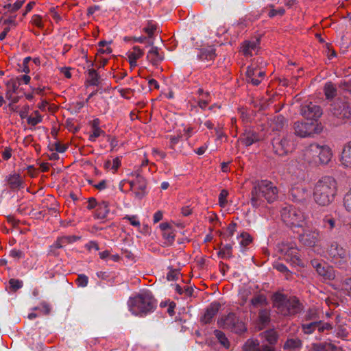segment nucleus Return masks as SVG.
I'll return each instance as SVG.
<instances>
[{"instance_id": "nucleus-22", "label": "nucleus", "mask_w": 351, "mask_h": 351, "mask_svg": "<svg viewBox=\"0 0 351 351\" xmlns=\"http://www.w3.org/2000/svg\"><path fill=\"white\" fill-rule=\"evenodd\" d=\"M128 183L130 189L136 193V196L143 193L146 189L145 180L141 176H137L134 180L129 181Z\"/></svg>"}, {"instance_id": "nucleus-59", "label": "nucleus", "mask_w": 351, "mask_h": 351, "mask_svg": "<svg viewBox=\"0 0 351 351\" xmlns=\"http://www.w3.org/2000/svg\"><path fill=\"white\" fill-rule=\"evenodd\" d=\"M32 23L39 28H42L43 27L42 19L39 15H34L32 19Z\"/></svg>"}, {"instance_id": "nucleus-45", "label": "nucleus", "mask_w": 351, "mask_h": 351, "mask_svg": "<svg viewBox=\"0 0 351 351\" xmlns=\"http://www.w3.org/2000/svg\"><path fill=\"white\" fill-rule=\"evenodd\" d=\"M343 206L348 212L351 213V189L344 196Z\"/></svg>"}, {"instance_id": "nucleus-36", "label": "nucleus", "mask_w": 351, "mask_h": 351, "mask_svg": "<svg viewBox=\"0 0 351 351\" xmlns=\"http://www.w3.org/2000/svg\"><path fill=\"white\" fill-rule=\"evenodd\" d=\"M214 335L219 341V342L225 348H228L230 346V342L228 338L226 337L225 334L219 330H215L214 331Z\"/></svg>"}, {"instance_id": "nucleus-16", "label": "nucleus", "mask_w": 351, "mask_h": 351, "mask_svg": "<svg viewBox=\"0 0 351 351\" xmlns=\"http://www.w3.org/2000/svg\"><path fill=\"white\" fill-rule=\"evenodd\" d=\"M309 197V191L302 186L292 187L289 192V198L295 202H303L307 200Z\"/></svg>"}, {"instance_id": "nucleus-19", "label": "nucleus", "mask_w": 351, "mask_h": 351, "mask_svg": "<svg viewBox=\"0 0 351 351\" xmlns=\"http://www.w3.org/2000/svg\"><path fill=\"white\" fill-rule=\"evenodd\" d=\"M339 160L343 167L351 169V141L343 146Z\"/></svg>"}, {"instance_id": "nucleus-49", "label": "nucleus", "mask_w": 351, "mask_h": 351, "mask_svg": "<svg viewBox=\"0 0 351 351\" xmlns=\"http://www.w3.org/2000/svg\"><path fill=\"white\" fill-rule=\"evenodd\" d=\"M266 298L263 295H258L254 297L251 300V303L253 306H257L258 305L263 304L265 302Z\"/></svg>"}, {"instance_id": "nucleus-63", "label": "nucleus", "mask_w": 351, "mask_h": 351, "mask_svg": "<svg viewBox=\"0 0 351 351\" xmlns=\"http://www.w3.org/2000/svg\"><path fill=\"white\" fill-rule=\"evenodd\" d=\"M319 326H317V330L319 332H324L325 330H330L332 329V326L328 323H322L321 322H318Z\"/></svg>"}, {"instance_id": "nucleus-21", "label": "nucleus", "mask_w": 351, "mask_h": 351, "mask_svg": "<svg viewBox=\"0 0 351 351\" xmlns=\"http://www.w3.org/2000/svg\"><path fill=\"white\" fill-rule=\"evenodd\" d=\"M220 308V304L219 302H215L211 303L206 308L203 317H202V321L204 324L210 323L213 317L217 315Z\"/></svg>"}, {"instance_id": "nucleus-9", "label": "nucleus", "mask_w": 351, "mask_h": 351, "mask_svg": "<svg viewBox=\"0 0 351 351\" xmlns=\"http://www.w3.org/2000/svg\"><path fill=\"white\" fill-rule=\"evenodd\" d=\"M293 129L296 136L301 138H306L319 134L322 130V126L317 121H296L294 123Z\"/></svg>"}, {"instance_id": "nucleus-53", "label": "nucleus", "mask_w": 351, "mask_h": 351, "mask_svg": "<svg viewBox=\"0 0 351 351\" xmlns=\"http://www.w3.org/2000/svg\"><path fill=\"white\" fill-rule=\"evenodd\" d=\"M9 283L14 291H16L23 287V282L17 279H10Z\"/></svg>"}, {"instance_id": "nucleus-32", "label": "nucleus", "mask_w": 351, "mask_h": 351, "mask_svg": "<svg viewBox=\"0 0 351 351\" xmlns=\"http://www.w3.org/2000/svg\"><path fill=\"white\" fill-rule=\"evenodd\" d=\"M215 56V49L211 47L204 49L199 56L201 60H212Z\"/></svg>"}, {"instance_id": "nucleus-38", "label": "nucleus", "mask_w": 351, "mask_h": 351, "mask_svg": "<svg viewBox=\"0 0 351 351\" xmlns=\"http://www.w3.org/2000/svg\"><path fill=\"white\" fill-rule=\"evenodd\" d=\"M121 165V160L119 158H115L112 160H108L105 162L104 167L106 169L116 171Z\"/></svg>"}, {"instance_id": "nucleus-8", "label": "nucleus", "mask_w": 351, "mask_h": 351, "mask_svg": "<svg viewBox=\"0 0 351 351\" xmlns=\"http://www.w3.org/2000/svg\"><path fill=\"white\" fill-rule=\"evenodd\" d=\"M279 250L283 258L293 265H302L299 249L296 244L292 242H283L279 247Z\"/></svg>"}, {"instance_id": "nucleus-4", "label": "nucleus", "mask_w": 351, "mask_h": 351, "mask_svg": "<svg viewBox=\"0 0 351 351\" xmlns=\"http://www.w3.org/2000/svg\"><path fill=\"white\" fill-rule=\"evenodd\" d=\"M332 150L327 145L311 143L303 150V158L308 163L327 164L331 160Z\"/></svg>"}, {"instance_id": "nucleus-30", "label": "nucleus", "mask_w": 351, "mask_h": 351, "mask_svg": "<svg viewBox=\"0 0 351 351\" xmlns=\"http://www.w3.org/2000/svg\"><path fill=\"white\" fill-rule=\"evenodd\" d=\"M109 211V204L104 201L98 204L96 216L98 219H104L108 216Z\"/></svg>"}, {"instance_id": "nucleus-55", "label": "nucleus", "mask_w": 351, "mask_h": 351, "mask_svg": "<svg viewBox=\"0 0 351 351\" xmlns=\"http://www.w3.org/2000/svg\"><path fill=\"white\" fill-rule=\"evenodd\" d=\"M323 223L325 227H326V224L329 226L328 229L330 230H332L335 226V220L331 217H325Z\"/></svg>"}, {"instance_id": "nucleus-61", "label": "nucleus", "mask_w": 351, "mask_h": 351, "mask_svg": "<svg viewBox=\"0 0 351 351\" xmlns=\"http://www.w3.org/2000/svg\"><path fill=\"white\" fill-rule=\"evenodd\" d=\"M156 29V26L154 24L149 23L147 27H144V32L147 34L149 36H152Z\"/></svg>"}, {"instance_id": "nucleus-27", "label": "nucleus", "mask_w": 351, "mask_h": 351, "mask_svg": "<svg viewBox=\"0 0 351 351\" xmlns=\"http://www.w3.org/2000/svg\"><path fill=\"white\" fill-rule=\"evenodd\" d=\"M147 58L153 64H157L163 60V56L159 53V49L157 47H152L148 51Z\"/></svg>"}, {"instance_id": "nucleus-50", "label": "nucleus", "mask_w": 351, "mask_h": 351, "mask_svg": "<svg viewBox=\"0 0 351 351\" xmlns=\"http://www.w3.org/2000/svg\"><path fill=\"white\" fill-rule=\"evenodd\" d=\"M162 237L166 241V243L171 244L174 241L175 235L171 229L162 232Z\"/></svg>"}, {"instance_id": "nucleus-26", "label": "nucleus", "mask_w": 351, "mask_h": 351, "mask_svg": "<svg viewBox=\"0 0 351 351\" xmlns=\"http://www.w3.org/2000/svg\"><path fill=\"white\" fill-rule=\"evenodd\" d=\"M77 239L78 238L75 236H63L58 237L54 243L51 245V247L62 248L67 244L76 241Z\"/></svg>"}, {"instance_id": "nucleus-39", "label": "nucleus", "mask_w": 351, "mask_h": 351, "mask_svg": "<svg viewBox=\"0 0 351 351\" xmlns=\"http://www.w3.org/2000/svg\"><path fill=\"white\" fill-rule=\"evenodd\" d=\"M238 240L241 246L246 247L252 241V238L248 233L242 232L238 237Z\"/></svg>"}, {"instance_id": "nucleus-58", "label": "nucleus", "mask_w": 351, "mask_h": 351, "mask_svg": "<svg viewBox=\"0 0 351 351\" xmlns=\"http://www.w3.org/2000/svg\"><path fill=\"white\" fill-rule=\"evenodd\" d=\"M10 256L14 258L20 259L24 257V254L19 250L13 249L10 252Z\"/></svg>"}, {"instance_id": "nucleus-1", "label": "nucleus", "mask_w": 351, "mask_h": 351, "mask_svg": "<svg viewBox=\"0 0 351 351\" xmlns=\"http://www.w3.org/2000/svg\"><path fill=\"white\" fill-rule=\"evenodd\" d=\"M277 187L269 180L256 182L251 191V204L254 208L263 207L265 202L272 203L278 198Z\"/></svg>"}, {"instance_id": "nucleus-56", "label": "nucleus", "mask_w": 351, "mask_h": 351, "mask_svg": "<svg viewBox=\"0 0 351 351\" xmlns=\"http://www.w3.org/2000/svg\"><path fill=\"white\" fill-rule=\"evenodd\" d=\"M330 346V343H316L313 344V349L315 351H327L328 348Z\"/></svg>"}, {"instance_id": "nucleus-7", "label": "nucleus", "mask_w": 351, "mask_h": 351, "mask_svg": "<svg viewBox=\"0 0 351 351\" xmlns=\"http://www.w3.org/2000/svg\"><path fill=\"white\" fill-rule=\"evenodd\" d=\"M282 220L290 227H302L306 221V215L293 206L287 205L280 211Z\"/></svg>"}, {"instance_id": "nucleus-3", "label": "nucleus", "mask_w": 351, "mask_h": 351, "mask_svg": "<svg viewBox=\"0 0 351 351\" xmlns=\"http://www.w3.org/2000/svg\"><path fill=\"white\" fill-rule=\"evenodd\" d=\"M273 306L282 316H293L302 310V305L296 297L276 293L273 295Z\"/></svg>"}, {"instance_id": "nucleus-31", "label": "nucleus", "mask_w": 351, "mask_h": 351, "mask_svg": "<svg viewBox=\"0 0 351 351\" xmlns=\"http://www.w3.org/2000/svg\"><path fill=\"white\" fill-rule=\"evenodd\" d=\"M261 336L271 346L276 344L278 340V334L274 330H266L262 332Z\"/></svg>"}, {"instance_id": "nucleus-33", "label": "nucleus", "mask_w": 351, "mask_h": 351, "mask_svg": "<svg viewBox=\"0 0 351 351\" xmlns=\"http://www.w3.org/2000/svg\"><path fill=\"white\" fill-rule=\"evenodd\" d=\"M100 76L93 69L88 70V79L87 82L90 86H98L99 84Z\"/></svg>"}, {"instance_id": "nucleus-11", "label": "nucleus", "mask_w": 351, "mask_h": 351, "mask_svg": "<svg viewBox=\"0 0 351 351\" xmlns=\"http://www.w3.org/2000/svg\"><path fill=\"white\" fill-rule=\"evenodd\" d=\"M218 325L236 333H241L246 330L244 323L234 313H229L225 317H221L218 320Z\"/></svg>"}, {"instance_id": "nucleus-41", "label": "nucleus", "mask_w": 351, "mask_h": 351, "mask_svg": "<svg viewBox=\"0 0 351 351\" xmlns=\"http://www.w3.org/2000/svg\"><path fill=\"white\" fill-rule=\"evenodd\" d=\"M176 291L180 295L184 294L185 296H191L193 294V289L188 286L184 287H180L178 285H176Z\"/></svg>"}, {"instance_id": "nucleus-17", "label": "nucleus", "mask_w": 351, "mask_h": 351, "mask_svg": "<svg viewBox=\"0 0 351 351\" xmlns=\"http://www.w3.org/2000/svg\"><path fill=\"white\" fill-rule=\"evenodd\" d=\"M260 135L255 131L245 130L239 138V141L245 146H250L261 140Z\"/></svg>"}, {"instance_id": "nucleus-64", "label": "nucleus", "mask_w": 351, "mask_h": 351, "mask_svg": "<svg viewBox=\"0 0 351 351\" xmlns=\"http://www.w3.org/2000/svg\"><path fill=\"white\" fill-rule=\"evenodd\" d=\"M12 149L10 147H5L1 153L3 158L5 160H9L12 156Z\"/></svg>"}, {"instance_id": "nucleus-48", "label": "nucleus", "mask_w": 351, "mask_h": 351, "mask_svg": "<svg viewBox=\"0 0 351 351\" xmlns=\"http://www.w3.org/2000/svg\"><path fill=\"white\" fill-rule=\"evenodd\" d=\"M34 310H39L43 314L48 315L51 311L50 306L45 302H41L40 306L35 307Z\"/></svg>"}, {"instance_id": "nucleus-51", "label": "nucleus", "mask_w": 351, "mask_h": 351, "mask_svg": "<svg viewBox=\"0 0 351 351\" xmlns=\"http://www.w3.org/2000/svg\"><path fill=\"white\" fill-rule=\"evenodd\" d=\"M88 282V277L84 274H80L76 279V282L79 287H85L87 286Z\"/></svg>"}, {"instance_id": "nucleus-44", "label": "nucleus", "mask_w": 351, "mask_h": 351, "mask_svg": "<svg viewBox=\"0 0 351 351\" xmlns=\"http://www.w3.org/2000/svg\"><path fill=\"white\" fill-rule=\"evenodd\" d=\"M108 43L105 40H101L99 43V49L98 51L101 53L109 54L112 52V49L108 46Z\"/></svg>"}, {"instance_id": "nucleus-28", "label": "nucleus", "mask_w": 351, "mask_h": 351, "mask_svg": "<svg viewBox=\"0 0 351 351\" xmlns=\"http://www.w3.org/2000/svg\"><path fill=\"white\" fill-rule=\"evenodd\" d=\"M286 119L282 116H276L269 123L272 130L280 131L286 125Z\"/></svg>"}, {"instance_id": "nucleus-2", "label": "nucleus", "mask_w": 351, "mask_h": 351, "mask_svg": "<svg viewBox=\"0 0 351 351\" xmlns=\"http://www.w3.org/2000/svg\"><path fill=\"white\" fill-rule=\"evenodd\" d=\"M337 192L336 180L332 177L325 176L315 184L313 196L317 204L327 206L334 201Z\"/></svg>"}, {"instance_id": "nucleus-57", "label": "nucleus", "mask_w": 351, "mask_h": 351, "mask_svg": "<svg viewBox=\"0 0 351 351\" xmlns=\"http://www.w3.org/2000/svg\"><path fill=\"white\" fill-rule=\"evenodd\" d=\"M180 276V272L178 270H171L170 271L167 276V279L169 281H173L178 279Z\"/></svg>"}, {"instance_id": "nucleus-46", "label": "nucleus", "mask_w": 351, "mask_h": 351, "mask_svg": "<svg viewBox=\"0 0 351 351\" xmlns=\"http://www.w3.org/2000/svg\"><path fill=\"white\" fill-rule=\"evenodd\" d=\"M211 101V96L210 95V93H208V97H206L205 96H203V97H199L198 98V106L202 108V109H205L206 107L208 106V104Z\"/></svg>"}, {"instance_id": "nucleus-6", "label": "nucleus", "mask_w": 351, "mask_h": 351, "mask_svg": "<svg viewBox=\"0 0 351 351\" xmlns=\"http://www.w3.org/2000/svg\"><path fill=\"white\" fill-rule=\"evenodd\" d=\"M326 254L330 262L338 267L346 265L350 258L349 251L337 241H332L328 245Z\"/></svg>"}, {"instance_id": "nucleus-54", "label": "nucleus", "mask_w": 351, "mask_h": 351, "mask_svg": "<svg viewBox=\"0 0 351 351\" xmlns=\"http://www.w3.org/2000/svg\"><path fill=\"white\" fill-rule=\"evenodd\" d=\"M102 133L103 131L99 128L95 127L93 133L89 136V141H95Z\"/></svg>"}, {"instance_id": "nucleus-62", "label": "nucleus", "mask_w": 351, "mask_h": 351, "mask_svg": "<svg viewBox=\"0 0 351 351\" xmlns=\"http://www.w3.org/2000/svg\"><path fill=\"white\" fill-rule=\"evenodd\" d=\"M29 110V106L28 105H25L19 112L20 117L22 119H27V117H29V116H28Z\"/></svg>"}, {"instance_id": "nucleus-29", "label": "nucleus", "mask_w": 351, "mask_h": 351, "mask_svg": "<svg viewBox=\"0 0 351 351\" xmlns=\"http://www.w3.org/2000/svg\"><path fill=\"white\" fill-rule=\"evenodd\" d=\"M302 347V341L298 338L288 339L284 346L283 349L287 351H293Z\"/></svg>"}, {"instance_id": "nucleus-25", "label": "nucleus", "mask_w": 351, "mask_h": 351, "mask_svg": "<svg viewBox=\"0 0 351 351\" xmlns=\"http://www.w3.org/2000/svg\"><path fill=\"white\" fill-rule=\"evenodd\" d=\"M169 138L170 149H172L175 153H182L183 149L182 146L180 145V143L182 144V143L180 141L181 134L171 135Z\"/></svg>"}, {"instance_id": "nucleus-12", "label": "nucleus", "mask_w": 351, "mask_h": 351, "mask_svg": "<svg viewBox=\"0 0 351 351\" xmlns=\"http://www.w3.org/2000/svg\"><path fill=\"white\" fill-rule=\"evenodd\" d=\"M299 241L304 246L308 247H316L322 239V233L317 229H305L303 232L298 236Z\"/></svg>"}, {"instance_id": "nucleus-43", "label": "nucleus", "mask_w": 351, "mask_h": 351, "mask_svg": "<svg viewBox=\"0 0 351 351\" xmlns=\"http://www.w3.org/2000/svg\"><path fill=\"white\" fill-rule=\"evenodd\" d=\"M25 0H17L14 3H9L5 6L9 11L13 12L19 10L23 5Z\"/></svg>"}, {"instance_id": "nucleus-52", "label": "nucleus", "mask_w": 351, "mask_h": 351, "mask_svg": "<svg viewBox=\"0 0 351 351\" xmlns=\"http://www.w3.org/2000/svg\"><path fill=\"white\" fill-rule=\"evenodd\" d=\"M123 219L128 220L132 226L135 227H139L141 225L140 221L136 215H126L123 217Z\"/></svg>"}, {"instance_id": "nucleus-24", "label": "nucleus", "mask_w": 351, "mask_h": 351, "mask_svg": "<svg viewBox=\"0 0 351 351\" xmlns=\"http://www.w3.org/2000/svg\"><path fill=\"white\" fill-rule=\"evenodd\" d=\"M143 51L138 46H134L132 51L128 53L129 62L131 66H136L137 60L143 56Z\"/></svg>"}, {"instance_id": "nucleus-18", "label": "nucleus", "mask_w": 351, "mask_h": 351, "mask_svg": "<svg viewBox=\"0 0 351 351\" xmlns=\"http://www.w3.org/2000/svg\"><path fill=\"white\" fill-rule=\"evenodd\" d=\"M260 41L258 38L245 41L241 47V51L246 56H252L258 49Z\"/></svg>"}, {"instance_id": "nucleus-23", "label": "nucleus", "mask_w": 351, "mask_h": 351, "mask_svg": "<svg viewBox=\"0 0 351 351\" xmlns=\"http://www.w3.org/2000/svg\"><path fill=\"white\" fill-rule=\"evenodd\" d=\"M312 266L316 269L319 275L324 277L326 279H331L334 278L332 270L325 267L322 263L317 260L311 261Z\"/></svg>"}, {"instance_id": "nucleus-10", "label": "nucleus", "mask_w": 351, "mask_h": 351, "mask_svg": "<svg viewBox=\"0 0 351 351\" xmlns=\"http://www.w3.org/2000/svg\"><path fill=\"white\" fill-rule=\"evenodd\" d=\"M265 65L261 58H258L256 63H252L247 69L246 81L254 86L261 84L265 76V71L263 65Z\"/></svg>"}, {"instance_id": "nucleus-47", "label": "nucleus", "mask_w": 351, "mask_h": 351, "mask_svg": "<svg viewBox=\"0 0 351 351\" xmlns=\"http://www.w3.org/2000/svg\"><path fill=\"white\" fill-rule=\"evenodd\" d=\"M228 195V192L226 189H223L221 191L220 194L219 195V204L220 206L224 207L227 204V197Z\"/></svg>"}, {"instance_id": "nucleus-14", "label": "nucleus", "mask_w": 351, "mask_h": 351, "mask_svg": "<svg viewBox=\"0 0 351 351\" xmlns=\"http://www.w3.org/2000/svg\"><path fill=\"white\" fill-rule=\"evenodd\" d=\"M300 114L306 119L316 121L322 116V110L319 106L306 102L301 106Z\"/></svg>"}, {"instance_id": "nucleus-13", "label": "nucleus", "mask_w": 351, "mask_h": 351, "mask_svg": "<svg viewBox=\"0 0 351 351\" xmlns=\"http://www.w3.org/2000/svg\"><path fill=\"white\" fill-rule=\"evenodd\" d=\"M274 152L279 156H283L292 152L295 147L293 136L287 134L282 138H276L272 142Z\"/></svg>"}, {"instance_id": "nucleus-5", "label": "nucleus", "mask_w": 351, "mask_h": 351, "mask_svg": "<svg viewBox=\"0 0 351 351\" xmlns=\"http://www.w3.org/2000/svg\"><path fill=\"white\" fill-rule=\"evenodd\" d=\"M128 306L132 314L143 316L154 310L156 302L151 293L144 291L131 298Z\"/></svg>"}, {"instance_id": "nucleus-35", "label": "nucleus", "mask_w": 351, "mask_h": 351, "mask_svg": "<svg viewBox=\"0 0 351 351\" xmlns=\"http://www.w3.org/2000/svg\"><path fill=\"white\" fill-rule=\"evenodd\" d=\"M324 90L327 99H332L337 95V88L331 82H328L325 84Z\"/></svg>"}, {"instance_id": "nucleus-40", "label": "nucleus", "mask_w": 351, "mask_h": 351, "mask_svg": "<svg viewBox=\"0 0 351 351\" xmlns=\"http://www.w3.org/2000/svg\"><path fill=\"white\" fill-rule=\"evenodd\" d=\"M259 322L265 325L269 322L270 320V312L268 310H261L258 313Z\"/></svg>"}, {"instance_id": "nucleus-60", "label": "nucleus", "mask_w": 351, "mask_h": 351, "mask_svg": "<svg viewBox=\"0 0 351 351\" xmlns=\"http://www.w3.org/2000/svg\"><path fill=\"white\" fill-rule=\"evenodd\" d=\"M342 288L351 295V277L346 279L342 283Z\"/></svg>"}, {"instance_id": "nucleus-15", "label": "nucleus", "mask_w": 351, "mask_h": 351, "mask_svg": "<svg viewBox=\"0 0 351 351\" xmlns=\"http://www.w3.org/2000/svg\"><path fill=\"white\" fill-rule=\"evenodd\" d=\"M331 112L338 119H348L351 115V110L348 103L345 101L338 99L332 104Z\"/></svg>"}, {"instance_id": "nucleus-20", "label": "nucleus", "mask_w": 351, "mask_h": 351, "mask_svg": "<svg viewBox=\"0 0 351 351\" xmlns=\"http://www.w3.org/2000/svg\"><path fill=\"white\" fill-rule=\"evenodd\" d=\"M5 180L12 191H18L23 188V180L19 173L10 174L6 177Z\"/></svg>"}, {"instance_id": "nucleus-37", "label": "nucleus", "mask_w": 351, "mask_h": 351, "mask_svg": "<svg viewBox=\"0 0 351 351\" xmlns=\"http://www.w3.org/2000/svg\"><path fill=\"white\" fill-rule=\"evenodd\" d=\"M34 116L27 117V123L32 126H35L43 121V116L38 110H35L33 113Z\"/></svg>"}, {"instance_id": "nucleus-34", "label": "nucleus", "mask_w": 351, "mask_h": 351, "mask_svg": "<svg viewBox=\"0 0 351 351\" xmlns=\"http://www.w3.org/2000/svg\"><path fill=\"white\" fill-rule=\"evenodd\" d=\"M259 348L258 340L248 339L243 346V351H259Z\"/></svg>"}, {"instance_id": "nucleus-42", "label": "nucleus", "mask_w": 351, "mask_h": 351, "mask_svg": "<svg viewBox=\"0 0 351 351\" xmlns=\"http://www.w3.org/2000/svg\"><path fill=\"white\" fill-rule=\"evenodd\" d=\"M317 326H319L318 322H311L310 324H302V330L306 334H311L313 332L316 328L317 329Z\"/></svg>"}]
</instances>
